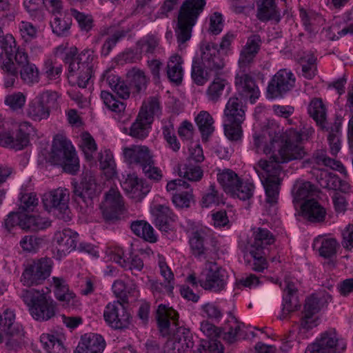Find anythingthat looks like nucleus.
Listing matches in <instances>:
<instances>
[{
	"label": "nucleus",
	"mask_w": 353,
	"mask_h": 353,
	"mask_svg": "<svg viewBox=\"0 0 353 353\" xmlns=\"http://www.w3.org/2000/svg\"><path fill=\"white\" fill-rule=\"evenodd\" d=\"M52 261L48 257H42L29 262L23 270L21 282L23 285L31 287L42 285L51 273Z\"/></svg>",
	"instance_id": "11"
},
{
	"label": "nucleus",
	"mask_w": 353,
	"mask_h": 353,
	"mask_svg": "<svg viewBox=\"0 0 353 353\" xmlns=\"http://www.w3.org/2000/svg\"><path fill=\"white\" fill-rule=\"evenodd\" d=\"M54 18L50 21V26L54 34L58 37H66L70 33L72 18L61 12L53 14Z\"/></svg>",
	"instance_id": "37"
},
{
	"label": "nucleus",
	"mask_w": 353,
	"mask_h": 353,
	"mask_svg": "<svg viewBox=\"0 0 353 353\" xmlns=\"http://www.w3.org/2000/svg\"><path fill=\"white\" fill-rule=\"evenodd\" d=\"M179 175L190 181H199L203 171L199 165L188 162L179 167Z\"/></svg>",
	"instance_id": "45"
},
{
	"label": "nucleus",
	"mask_w": 353,
	"mask_h": 353,
	"mask_svg": "<svg viewBox=\"0 0 353 353\" xmlns=\"http://www.w3.org/2000/svg\"><path fill=\"white\" fill-rule=\"evenodd\" d=\"M78 234L69 228L57 232L54 234L53 242L59 255V258L77 248Z\"/></svg>",
	"instance_id": "25"
},
{
	"label": "nucleus",
	"mask_w": 353,
	"mask_h": 353,
	"mask_svg": "<svg viewBox=\"0 0 353 353\" xmlns=\"http://www.w3.org/2000/svg\"><path fill=\"white\" fill-rule=\"evenodd\" d=\"M222 194L216 188L215 184H211L201 199L202 208H209L213 205H219L221 201Z\"/></svg>",
	"instance_id": "62"
},
{
	"label": "nucleus",
	"mask_w": 353,
	"mask_h": 353,
	"mask_svg": "<svg viewBox=\"0 0 353 353\" xmlns=\"http://www.w3.org/2000/svg\"><path fill=\"white\" fill-rule=\"evenodd\" d=\"M15 314L11 310H6L0 315V343L4 336H14L20 331L19 326L14 325Z\"/></svg>",
	"instance_id": "35"
},
{
	"label": "nucleus",
	"mask_w": 353,
	"mask_h": 353,
	"mask_svg": "<svg viewBox=\"0 0 353 353\" xmlns=\"http://www.w3.org/2000/svg\"><path fill=\"white\" fill-rule=\"evenodd\" d=\"M53 284L54 294L59 301L69 302L74 297V294L69 292L68 285L63 279L53 277Z\"/></svg>",
	"instance_id": "54"
},
{
	"label": "nucleus",
	"mask_w": 353,
	"mask_h": 353,
	"mask_svg": "<svg viewBox=\"0 0 353 353\" xmlns=\"http://www.w3.org/2000/svg\"><path fill=\"white\" fill-rule=\"evenodd\" d=\"M227 85L228 81L226 79L219 77L214 78L206 90V96L208 101L213 103H216L219 101Z\"/></svg>",
	"instance_id": "44"
},
{
	"label": "nucleus",
	"mask_w": 353,
	"mask_h": 353,
	"mask_svg": "<svg viewBox=\"0 0 353 353\" xmlns=\"http://www.w3.org/2000/svg\"><path fill=\"white\" fill-rule=\"evenodd\" d=\"M77 49L66 53L65 61L68 63V79L70 83L85 88L88 85L97 57L91 49H84L77 56Z\"/></svg>",
	"instance_id": "2"
},
{
	"label": "nucleus",
	"mask_w": 353,
	"mask_h": 353,
	"mask_svg": "<svg viewBox=\"0 0 353 353\" xmlns=\"http://www.w3.org/2000/svg\"><path fill=\"white\" fill-rule=\"evenodd\" d=\"M321 299L312 295L305 299L303 316L301 319L299 332H306L319 325V318L316 316L320 310Z\"/></svg>",
	"instance_id": "24"
},
{
	"label": "nucleus",
	"mask_w": 353,
	"mask_h": 353,
	"mask_svg": "<svg viewBox=\"0 0 353 353\" xmlns=\"http://www.w3.org/2000/svg\"><path fill=\"white\" fill-rule=\"evenodd\" d=\"M101 210L103 217L107 222H114L121 219L125 207L123 197L117 190L111 188L105 193Z\"/></svg>",
	"instance_id": "20"
},
{
	"label": "nucleus",
	"mask_w": 353,
	"mask_h": 353,
	"mask_svg": "<svg viewBox=\"0 0 353 353\" xmlns=\"http://www.w3.org/2000/svg\"><path fill=\"white\" fill-rule=\"evenodd\" d=\"M183 60L178 54L171 56L168 61L166 73L168 79L176 85L181 83L183 76Z\"/></svg>",
	"instance_id": "34"
},
{
	"label": "nucleus",
	"mask_w": 353,
	"mask_h": 353,
	"mask_svg": "<svg viewBox=\"0 0 353 353\" xmlns=\"http://www.w3.org/2000/svg\"><path fill=\"white\" fill-rule=\"evenodd\" d=\"M17 48L16 41L10 34H6L0 39V64L13 61V54Z\"/></svg>",
	"instance_id": "42"
},
{
	"label": "nucleus",
	"mask_w": 353,
	"mask_h": 353,
	"mask_svg": "<svg viewBox=\"0 0 353 353\" xmlns=\"http://www.w3.org/2000/svg\"><path fill=\"white\" fill-rule=\"evenodd\" d=\"M245 106L236 95L230 97L225 105L224 115L226 118L224 123V133L230 140L236 141L242 136L241 124L245 118Z\"/></svg>",
	"instance_id": "9"
},
{
	"label": "nucleus",
	"mask_w": 353,
	"mask_h": 353,
	"mask_svg": "<svg viewBox=\"0 0 353 353\" xmlns=\"http://www.w3.org/2000/svg\"><path fill=\"white\" fill-rule=\"evenodd\" d=\"M152 123L137 115L136 120L129 129L128 134L136 139L143 140L148 137Z\"/></svg>",
	"instance_id": "43"
},
{
	"label": "nucleus",
	"mask_w": 353,
	"mask_h": 353,
	"mask_svg": "<svg viewBox=\"0 0 353 353\" xmlns=\"http://www.w3.org/2000/svg\"><path fill=\"white\" fill-rule=\"evenodd\" d=\"M193 336L188 328L179 326L164 345L165 353H185L194 345Z\"/></svg>",
	"instance_id": "22"
},
{
	"label": "nucleus",
	"mask_w": 353,
	"mask_h": 353,
	"mask_svg": "<svg viewBox=\"0 0 353 353\" xmlns=\"http://www.w3.org/2000/svg\"><path fill=\"white\" fill-rule=\"evenodd\" d=\"M252 238L253 241L244 254L245 263L250 270L261 272L268 268L265 250L274 243L275 239L270 230L263 228L255 229Z\"/></svg>",
	"instance_id": "4"
},
{
	"label": "nucleus",
	"mask_w": 353,
	"mask_h": 353,
	"mask_svg": "<svg viewBox=\"0 0 353 353\" xmlns=\"http://www.w3.org/2000/svg\"><path fill=\"white\" fill-rule=\"evenodd\" d=\"M339 243L334 238L323 239L319 248V255L325 259H330L336 255Z\"/></svg>",
	"instance_id": "56"
},
{
	"label": "nucleus",
	"mask_w": 353,
	"mask_h": 353,
	"mask_svg": "<svg viewBox=\"0 0 353 353\" xmlns=\"http://www.w3.org/2000/svg\"><path fill=\"white\" fill-rule=\"evenodd\" d=\"M111 259L125 270H130L133 275L137 276L144 267L143 259L137 254H130L129 257H125L121 250L112 254Z\"/></svg>",
	"instance_id": "30"
},
{
	"label": "nucleus",
	"mask_w": 353,
	"mask_h": 353,
	"mask_svg": "<svg viewBox=\"0 0 353 353\" xmlns=\"http://www.w3.org/2000/svg\"><path fill=\"white\" fill-rule=\"evenodd\" d=\"M19 74L22 81L32 85L39 81V71L34 63H30L20 68Z\"/></svg>",
	"instance_id": "55"
},
{
	"label": "nucleus",
	"mask_w": 353,
	"mask_h": 353,
	"mask_svg": "<svg viewBox=\"0 0 353 353\" xmlns=\"http://www.w3.org/2000/svg\"><path fill=\"white\" fill-rule=\"evenodd\" d=\"M209 236L203 230H196L189 236V244L192 255L199 260L207 259L216 250V241L210 238L212 247L208 245Z\"/></svg>",
	"instance_id": "21"
},
{
	"label": "nucleus",
	"mask_w": 353,
	"mask_h": 353,
	"mask_svg": "<svg viewBox=\"0 0 353 353\" xmlns=\"http://www.w3.org/2000/svg\"><path fill=\"white\" fill-rule=\"evenodd\" d=\"M19 32L23 41L30 43L37 37V29L29 21H21L18 25Z\"/></svg>",
	"instance_id": "63"
},
{
	"label": "nucleus",
	"mask_w": 353,
	"mask_h": 353,
	"mask_svg": "<svg viewBox=\"0 0 353 353\" xmlns=\"http://www.w3.org/2000/svg\"><path fill=\"white\" fill-rule=\"evenodd\" d=\"M195 122L201 134L202 140L207 141L214 131L212 117L206 111L200 112L195 118Z\"/></svg>",
	"instance_id": "39"
},
{
	"label": "nucleus",
	"mask_w": 353,
	"mask_h": 353,
	"mask_svg": "<svg viewBox=\"0 0 353 353\" xmlns=\"http://www.w3.org/2000/svg\"><path fill=\"white\" fill-rule=\"evenodd\" d=\"M126 76L132 93L145 90L148 79L142 70L133 68L127 72Z\"/></svg>",
	"instance_id": "36"
},
{
	"label": "nucleus",
	"mask_w": 353,
	"mask_h": 353,
	"mask_svg": "<svg viewBox=\"0 0 353 353\" xmlns=\"http://www.w3.org/2000/svg\"><path fill=\"white\" fill-rule=\"evenodd\" d=\"M160 111L159 100L155 97H150L146 102L143 103L138 115L152 123L154 116L159 114Z\"/></svg>",
	"instance_id": "48"
},
{
	"label": "nucleus",
	"mask_w": 353,
	"mask_h": 353,
	"mask_svg": "<svg viewBox=\"0 0 353 353\" xmlns=\"http://www.w3.org/2000/svg\"><path fill=\"white\" fill-rule=\"evenodd\" d=\"M105 346V340L101 335L85 334L81 336L74 353H102Z\"/></svg>",
	"instance_id": "28"
},
{
	"label": "nucleus",
	"mask_w": 353,
	"mask_h": 353,
	"mask_svg": "<svg viewBox=\"0 0 353 353\" xmlns=\"http://www.w3.org/2000/svg\"><path fill=\"white\" fill-rule=\"evenodd\" d=\"M101 97L105 105L112 112L120 113L123 112L126 108L125 103L117 99L110 92L101 91Z\"/></svg>",
	"instance_id": "58"
},
{
	"label": "nucleus",
	"mask_w": 353,
	"mask_h": 353,
	"mask_svg": "<svg viewBox=\"0 0 353 353\" xmlns=\"http://www.w3.org/2000/svg\"><path fill=\"white\" fill-rule=\"evenodd\" d=\"M72 197L80 205L85 207L93 205L97 196V184L94 174L90 170L83 172L80 183L72 182Z\"/></svg>",
	"instance_id": "13"
},
{
	"label": "nucleus",
	"mask_w": 353,
	"mask_h": 353,
	"mask_svg": "<svg viewBox=\"0 0 353 353\" xmlns=\"http://www.w3.org/2000/svg\"><path fill=\"white\" fill-rule=\"evenodd\" d=\"M130 228L137 236L150 243L157 241V236L153 228L145 221H135L131 223Z\"/></svg>",
	"instance_id": "41"
},
{
	"label": "nucleus",
	"mask_w": 353,
	"mask_h": 353,
	"mask_svg": "<svg viewBox=\"0 0 353 353\" xmlns=\"http://www.w3.org/2000/svg\"><path fill=\"white\" fill-rule=\"evenodd\" d=\"M157 320L161 332H167L170 326V321H173L175 326L179 325L178 312L172 308L167 307L165 305H159L157 310Z\"/></svg>",
	"instance_id": "32"
},
{
	"label": "nucleus",
	"mask_w": 353,
	"mask_h": 353,
	"mask_svg": "<svg viewBox=\"0 0 353 353\" xmlns=\"http://www.w3.org/2000/svg\"><path fill=\"white\" fill-rule=\"evenodd\" d=\"M159 46V39L154 34H148L137 42L141 53L154 54Z\"/></svg>",
	"instance_id": "53"
},
{
	"label": "nucleus",
	"mask_w": 353,
	"mask_h": 353,
	"mask_svg": "<svg viewBox=\"0 0 353 353\" xmlns=\"http://www.w3.org/2000/svg\"><path fill=\"white\" fill-rule=\"evenodd\" d=\"M185 190V191L183 190L179 192H175L172 196V201L177 208H188L191 203L194 202L192 190L190 188Z\"/></svg>",
	"instance_id": "51"
},
{
	"label": "nucleus",
	"mask_w": 353,
	"mask_h": 353,
	"mask_svg": "<svg viewBox=\"0 0 353 353\" xmlns=\"http://www.w3.org/2000/svg\"><path fill=\"white\" fill-rule=\"evenodd\" d=\"M23 6L32 20L38 22L44 20L45 12L42 0H23Z\"/></svg>",
	"instance_id": "46"
},
{
	"label": "nucleus",
	"mask_w": 353,
	"mask_h": 353,
	"mask_svg": "<svg viewBox=\"0 0 353 353\" xmlns=\"http://www.w3.org/2000/svg\"><path fill=\"white\" fill-rule=\"evenodd\" d=\"M45 209L53 213L58 219L64 221L70 220V211L68 207L69 191L58 188L45 194L42 199Z\"/></svg>",
	"instance_id": "12"
},
{
	"label": "nucleus",
	"mask_w": 353,
	"mask_h": 353,
	"mask_svg": "<svg viewBox=\"0 0 353 353\" xmlns=\"http://www.w3.org/2000/svg\"><path fill=\"white\" fill-rule=\"evenodd\" d=\"M154 215L155 225L164 235L173 232V223L176 221L177 216L169 207L163 205H157Z\"/></svg>",
	"instance_id": "27"
},
{
	"label": "nucleus",
	"mask_w": 353,
	"mask_h": 353,
	"mask_svg": "<svg viewBox=\"0 0 353 353\" xmlns=\"http://www.w3.org/2000/svg\"><path fill=\"white\" fill-rule=\"evenodd\" d=\"M49 225V222L39 215H28L27 213H23L22 229L38 230L45 229Z\"/></svg>",
	"instance_id": "52"
},
{
	"label": "nucleus",
	"mask_w": 353,
	"mask_h": 353,
	"mask_svg": "<svg viewBox=\"0 0 353 353\" xmlns=\"http://www.w3.org/2000/svg\"><path fill=\"white\" fill-rule=\"evenodd\" d=\"M198 351L200 353H223V346L218 339H201Z\"/></svg>",
	"instance_id": "64"
},
{
	"label": "nucleus",
	"mask_w": 353,
	"mask_h": 353,
	"mask_svg": "<svg viewBox=\"0 0 353 353\" xmlns=\"http://www.w3.org/2000/svg\"><path fill=\"white\" fill-rule=\"evenodd\" d=\"M201 61L194 60L192 64L191 77L197 85H203L209 80V75L204 68L211 71L217 72L225 65L218 45L212 42L203 41L201 43Z\"/></svg>",
	"instance_id": "3"
},
{
	"label": "nucleus",
	"mask_w": 353,
	"mask_h": 353,
	"mask_svg": "<svg viewBox=\"0 0 353 353\" xmlns=\"http://www.w3.org/2000/svg\"><path fill=\"white\" fill-rule=\"evenodd\" d=\"M72 16L78 23L81 31L88 32L94 26V19L91 14L81 12L76 9H71Z\"/></svg>",
	"instance_id": "60"
},
{
	"label": "nucleus",
	"mask_w": 353,
	"mask_h": 353,
	"mask_svg": "<svg viewBox=\"0 0 353 353\" xmlns=\"http://www.w3.org/2000/svg\"><path fill=\"white\" fill-rule=\"evenodd\" d=\"M205 3V0H185L182 3L175 28V34L179 46L190 39L192 28L203 12Z\"/></svg>",
	"instance_id": "5"
},
{
	"label": "nucleus",
	"mask_w": 353,
	"mask_h": 353,
	"mask_svg": "<svg viewBox=\"0 0 353 353\" xmlns=\"http://www.w3.org/2000/svg\"><path fill=\"white\" fill-rule=\"evenodd\" d=\"M124 161L132 166L141 168L145 176L155 182L163 178L160 168L155 166L154 155L148 146L132 145L123 149Z\"/></svg>",
	"instance_id": "7"
},
{
	"label": "nucleus",
	"mask_w": 353,
	"mask_h": 353,
	"mask_svg": "<svg viewBox=\"0 0 353 353\" xmlns=\"http://www.w3.org/2000/svg\"><path fill=\"white\" fill-rule=\"evenodd\" d=\"M40 342L48 353H61L65 349L59 339L50 334H43L40 336Z\"/></svg>",
	"instance_id": "49"
},
{
	"label": "nucleus",
	"mask_w": 353,
	"mask_h": 353,
	"mask_svg": "<svg viewBox=\"0 0 353 353\" xmlns=\"http://www.w3.org/2000/svg\"><path fill=\"white\" fill-rule=\"evenodd\" d=\"M99 165L101 170L109 176H113L115 173V162L113 154L110 150H105L100 153Z\"/></svg>",
	"instance_id": "57"
},
{
	"label": "nucleus",
	"mask_w": 353,
	"mask_h": 353,
	"mask_svg": "<svg viewBox=\"0 0 353 353\" xmlns=\"http://www.w3.org/2000/svg\"><path fill=\"white\" fill-rule=\"evenodd\" d=\"M256 17L262 22L274 21L280 22L281 15L276 0H256Z\"/></svg>",
	"instance_id": "29"
},
{
	"label": "nucleus",
	"mask_w": 353,
	"mask_h": 353,
	"mask_svg": "<svg viewBox=\"0 0 353 353\" xmlns=\"http://www.w3.org/2000/svg\"><path fill=\"white\" fill-rule=\"evenodd\" d=\"M288 130L283 133V128H281L277 123H269L267 129L263 135H260L255 133L253 135L254 143L255 146L259 148L263 141L265 134L268 135L270 143L265 144L263 147V152L265 154H273V151L275 153L278 152L279 149L285 143V136Z\"/></svg>",
	"instance_id": "19"
},
{
	"label": "nucleus",
	"mask_w": 353,
	"mask_h": 353,
	"mask_svg": "<svg viewBox=\"0 0 353 353\" xmlns=\"http://www.w3.org/2000/svg\"><path fill=\"white\" fill-rule=\"evenodd\" d=\"M217 180L222 186L223 190L228 194H232L236 190V187L240 184L241 179L237 174L231 170H225L217 174Z\"/></svg>",
	"instance_id": "40"
},
{
	"label": "nucleus",
	"mask_w": 353,
	"mask_h": 353,
	"mask_svg": "<svg viewBox=\"0 0 353 353\" xmlns=\"http://www.w3.org/2000/svg\"><path fill=\"white\" fill-rule=\"evenodd\" d=\"M123 190L131 194L132 197L144 196L146 192L143 191V181L135 174H127L125 180L121 182Z\"/></svg>",
	"instance_id": "38"
},
{
	"label": "nucleus",
	"mask_w": 353,
	"mask_h": 353,
	"mask_svg": "<svg viewBox=\"0 0 353 353\" xmlns=\"http://www.w3.org/2000/svg\"><path fill=\"white\" fill-rule=\"evenodd\" d=\"M51 159L55 164L61 165L63 170L74 175L79 170V161L71 142L62 134L53 139Z\"/></svg>",
	"instance_id": "8"
},
{
	"label": "nucleus",
	"mask_w": 353,
	"mask_h": 353,
	"mask_svg": "<svg viewBox=\"0 0 353 353\" xmlns=\"http://www.w3.org/2000/svg\"><path fill=\"white\" fill-rule=\"evenodd\" d=\"M19 296L35 320L46 321L55 315L56 303L43 290L22 289Z\"/></svg>",
	"instance_id": "6"
},
{
	"label": "nucleus",
	"mask_w": 353,
	"mask_h": 353,
	"mask_svg": "<svg viewBox=\"0 0 353 353\" xmlns=\"http://www.w3.org/2000/svg\"><path fill=\"white\" fill-rule=\"evenodd\" d=\"M307 112L310 116L324 128L323 123L325 121V108L321 99H312L308 106Z\"/></svg>",
	"instance_id": "47"
},
{
	"label": "nucleus",
	"mask_w": 353,
	"mask_h": 353,
	"mask_svg": "<svg viewBox=\"0 0 353 353\" xmlns=\"http://www.w3.org/2000/svg\"><path fill=\"white\" fill-rule=\"evenodd\" d=\"M0 68L6 75L4 79L5 87L6 88L13 87L19 73L13 61L3 62L0 64Z\"/></svg>",
	"instance_id": "59"
},
{
	"label": "nucleus",
	"mask_w": 353,
	"mask_h": 353,
	"mask_svg": "<svg viewBox=\"0 0 353 353\" xmlns=\"http://www.w3.org/2000/svg\"><path fill=\"white\" fill-rule=\"evenodd\" d=\"M227 277L225 269L216 263L208 261L199 282L205 290L218 292L225 288Z\"/></svg>",
	"instance_id": "17"
},
{
	"label": "nucleus",
	"mask_w": 353,
	"mask_h": 353,
	"mask_svg": "<svg viewBox=\"0 0 353 353\" xmlns=\"http://www.w3.org/2000/svg\"><path fill=\"white\" fill-rule=\"evenodd\" d=\"M128 33V30H119L114 32V34L109 37L104 42L101 47V56L107 57L117 43L126 37Z\"/></svg>",
	"instance_id": "61"
},
{
	"label": "nucleus",
	"mask_w": 353,
	"mask_h": 353,
	"mask_svg": "<svg viewBox=\"0 0 353 353\" xmlns=\"http://www.w3.org/2000/svg\"><path fill=\"white\" fill-rule=\"evenodd\" d=\"M345 348V343L339 340L336 330L330 328L307 347L305 353H341Z\"/></svg>",
	"instance_id": "15"
},
{
	"label": "nucleus",
	"mask_w": 353,
	"mask_h": 353,
	"mask_svg": "<svg viewBox=\"0 0 353 353\" xmlns=\"http://www.w3.org/2000/svg\"><path fill=\"white\" fill-rule=\"evenodd\" d=\"M301 216L311 223L324 222L327 212L315 199H307L300 205Z\"/></svg>",
	"instance_id": "26"
},
{
	"label": "nucleus",
	"mask_w": 353,
	"mask_h": 353,
	"mask_svg": "<svg viewBox=\"0 0 353 353\" xmlns=\"http://www.w3.org/2000/svg\"><path fill=\"white\" fill-rule=\"evenodd\" d=\"M58 98L56 92H43L28 103L26 110L27 117L34 121L47 119L51 110L58 108Z\"/></svg>",
	"instance_id": "10"
},
{
	"label": "nucleus",
	"mask_w": 353,
	"mask_h": 353,
	"mask_svg": "<svg viewBox=\"0 0 353 353\" xmlns=\"http://www.w3.org/2000/svg\"><path fill=\"white\" fill-rule=\"evenodd\" d=\"M136 288L135 283H132L128 285L123 281L120 279L115 281L112 285L114 294L125 303L128 302V296L134 292Z\"/></svg>",
	"instance_id": "50"
},
{
	"label": "nucleus",
	"mask_w": 353,
	"mask_h": 353,
	"mask_svg": "<svg viewBox=\"0 0 353 353\" xmlns=\"http://www.w3.org/2000/svg\"><path fill=\"white\" fill-rule=\"evenodd\" d=\"M103 318L107 325L114 330L129 329L132 324V316L120 301L109 303L105 306Z\"/></svg>",
	"instance_id": "16"
},
{
	"label": "nucleus",
	"mask_w": 353,
	"mask_h": 353,
	"mask_svg": "<svg viewBox=\"0 0 353 353\" xmlns=\"http://www.w3.org/2000/svg\"><path fill=\"white\" fill-rule=\"evenodd\" d=\"M296 77L288 69H281L272 77L267 86L268 99H282L295 87Z\"/></svg>",
	"instance_id": "14"
},
{
	"label": "nucleus",
	"mask_w": 353,
	"mask_h": 353,
	"mask_svg": "<svg viewBox=\"0 0 353 353\" xmlns=\"http://www.w3.org/2000/svg\"><path fill=\"white\" fill-rule=\"evenodd\" d=\"M234 84L236 94L241 97L240 99L244 101L248 100L252 104H254L259 98V88L254 79L249 74L243 71L241 73L236 74Z\"/></svg>",
	"instance_id": "23"
},
{
	"label": "nucleus",
	"mask_w": 353,
	"mask_h": 353,
	"mask_svg": "<svg viewBox=\"0 0 353 353\" xmlns=\"http://www.w3.org/2000/svg\"><path fill=\"white\" fill-rule=\"evenodd\" d=\"M318 192L316 187L309 181H296L293 185L292 194L293 203H299L304 202L307 199H311Z\"/></svg>",
	"instance_id": "33"
},
{
	"label": "nucleus",
	"mask_w": 353,
	"mask_h": 353,
	"mask_svg": "<svg viewBox=\"0 0 353 353\" xmlns=\"http://www.w3.org/2000/svg\"><path fill=\"white\" fill-rule=\"evenodd\" d=\"M284 137L285 143L278 152L273 151L270 160L261 159L257 163L259 168H254L265 189V201L271 205L276 204L279 199L282 182L281 163L301 159L305 154L299 131L290 128Z\"/></svg>",
	"instance_id": "1"
},
{
	"label": "nucleus",
	"mask_w": 353,
	"mask_h": 353,
	"mask_svg": "<svg viewBox=\"0 0 353 353\" xmlns=\"http://www.w3.org/2000/svg\"><path fill=\"white\" fill-rule=\"evenodd\" d=\"M30 128V123L23 121L18 125L15 130L0 132V146L15 150H23L29 143Z\"/></svg>",
	"instance_id": "18"
},
{
	"label": "nucleus",
	"mask_w": 353,
	"mask_h": 353,
	"mask_svg": "<svg viewBox=\"0 0 353 353\" xmlns=\"http://www.w3.org/2000/svg\"><path fill=\"white\" fill-rule=\"evenodd\" d=\"M284 289L282 316L285 318L290 313L300 308L301 305L296 295L297 288L291 281H285Z\"/></svg>",
	"instance_id": "31"
}]
</instances>
